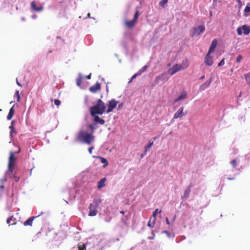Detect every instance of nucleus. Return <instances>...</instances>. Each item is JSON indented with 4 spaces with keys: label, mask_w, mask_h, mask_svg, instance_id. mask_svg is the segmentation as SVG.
Listing matches in <instances>:
<instances>
[{
    "label": "nucleus",
    "mask_w": 250,
    "mask_h": 250,
    "mask_svg": "<svg viewBox=\"0 0 250 250\" xmlns=\"http://www.w3.org/2000/svg\"><path fill=\"white\" fill-rule=\"evenodd\" d=\"M16 160V159L14 156V152L11 151L9 157L8 171L6 173V175H8L10 172H13Z\"/></svg>",
    "instance_id": "3"
},
{
    "label": "nucleus",
    "mask_w": 250,
    "mask_h": 250,
    "mask_svg": "<svg viewBox=\"0 0 250 250\" xmlns=\"http://www.w3.org/2000/svg\"><path fill=\"white\" fill-rule=\"evenodd\" d=\"M15 113L14 105L10 109L9 113L7 115V119L8 120H10L13 117Z\"/></svg>",
    "instance_id": "18"
},
{
    "label": "nucleus",
    "mask_w": 250,
    "mask_h": 250,
    "mask_svg": "<svg viewBox=\"0 0 250 250\" xmlns=\"http://www.w3.org/2000/svg\"><path fill=\"white\" fill-rule=\"evenodd\" d=\"M144 154H142V155H141V158H143V157H144Z\"/></svg>",
    "instance_id": "58"
},
{
    "label": "nucleus",
    "mask_w": 250,
    "mask_h": 250,
    "mask_svg": "<svg viewBox=\"0 0 250 250\" xmlns=\"http://www.w3.org/2000/svg\"><path fill=\"white\" fill-rule=\"evenodd\" d=\"M21 20H22V21H25V19H24V18H21Z\"/></svg>",
    "instance_id": "56"
},
{
    "label": "nucleus",
    "mask_w": 250,
    "mask_h": 250,
    "mask_svg": "<svg viewBox=\"0 0 250 250\" xmlns=\"http://www.w3.org/2000/svg\"><path fill=\"white\" fill-rule=\"evenodd\" d=\"M57 39H59V38H60V37H57Z\"/></svg>",
    "instance_id": "62"
},
{
    "label": "nucleus",
    "mask_w": 250,
    "mask_h": 250,
    "mask_svg": "<svg viewBox=\"0 0 250 250\" xmlns=\"http://www.w3.org/2000/svg\"><path fill=\"white\" fill-rule=\"evenodd\" d=\"M78 250H84L86 249L85 245L84 244L79 243L78 244Z\"/></svg>",
    "instance_id": "30"
},
{
    "label": "nucleus",
    "mask_w": 250,
    "mask_h": 250,
    "mask_svg": "<svg viewBox=\"0 0 250 250\" xmlns=\"http://www.w3.org/2000/svg\"><path fill=\"white\" fill-rule=\"evenodd\" d=\"M166 223L167 225H169L170 224V223H169V220L168 219V218H166Z\"/></svg>",
    "instance_id": "46"
},
{
    "label": "nucleus",
    "mask_w": 250,
    "mask_h": 250,
    "mask_svg": "<svg viewBox=\"0 0 250 250\" xmlns=\"http://www.w3.org/2000/svg\"><path fill=\"white\" fill-rule=\"evenodd\" d=\"M16 83H17V84L20 86V87H21L22 86V85L21 84V83H20L18 81V79H16Z\"/></svg>",
    "instance_id": "45"
},
{
    "label": "nucleus",
    "mask_w": 250,
    "mask_h": 250,
    "mask_svg": "<svg viewBox=\"0 0 250 250\" xmlns=\"http://www.w3.org/2000/svg\"><path fill=\"white\" fill-rule=\"evenodd\" d=\"M147 67L148 66L147 65H145L140 70H139L137 73L134 74L131 78H136L137 77L140 76L146 70Z\"/></svg>",
    "instance_id": "15"
},
{
    "label": "nucleus",
    "mask_w": 250,
    "mask_h": 250,
    "mask_svg": "<svg viewBox=\"0 0 250 250\" xmlns=\"http://www.w3.org/2000/svg\"><path fill=\"white\" fill-rule=\"evenodd\" d=\"M106 108L104 103L100 99L97 101L96 105L90 107V111L91 116H94L96 114L102 115Z\"/></svg>",
    "instance_id": "2"
},
{
    "label": "nucleus",
    "mask_w": 250,
    "mask_h": 250,
    "mask_svg": "<svg viewBox=\"0 0 250 250\" xmlns=\"http://www.w3.org/2000/svg\"><path fill=\"white\" fill-rule=\"evenodd\" d=\"M54 104L56 105L57 106H59L61 104V102L60 100H58V99H56L54 101Z\"/></svg>",
    "instance_id": "40"
},
{
    "label": "nucleus",
    "mask_w": 250,
    "mask_h": 250,
    "mask_svg": "<svg viewBox=\"0 0 250 250\" xmlns=\"http://www.w3.org/2000/svg\"><path fill=\"white\" fill-rule=\"evenodd\" d=\"M94 121L96 123H99L101 125H104L105 123L104 120L102 119L99 116L95 115L94 117Z\"/></svg>",
    "instance_id": "24"
},
{
    "label": "nucleus",
    "mask_w": 250,
    "mask_h": 250,
    "mask_svg": "<svg viewBox=\"0 0 250 250\" xmlns=\"http://www.w3.org/2000/svg\"><path fill=\"white\" fill-rule=\"evenodd\" d=\"M237 32L239 35H241L242 34V29L241 27H239L237 29Z\"/></svg>",
    "instance_id": "37"
},
{
    "label": "nucleus",
    "mask_w": 250,
    "mask_h": 250,
    "mask_svg": "<svg viewBox=\"0 0 250 250\" xmlns=\"http://www.w3.org/2000/svg\"><path fill=\"white\" fill-rule=\"evenodd\" d=\"M91 73L90 74L87 75V76H84V78H83L82 77V75L81 74H79L78 78H87V79H88V78H91Z\"/></svg>",
    "instance_id": "36"
},
{
    "label": "nucleus",
    "mask_w": 250,
    "mask_h": 250,
    "mask_svg": "<svg viewBox=\"0 0 250 250\" xmlns=\"http://www.w3.org/2000/svg\"><path fill=\"white\" fill-rule=\"evenodd\" d=\"M101 89V84L99 83H96L94 85H92L89 88V90L92 93H95Z\"/></svg>",
    "instance_id": "12"
},
{
    "label": "nucleus",
    "mask_w": 250,
    "mask_h": 250,
    "mask_svg": "<svg viewBox=\"0 0 250 250\" xmlns=\"http://www.w3.org/2000/svg\"><path fill=\"white\" fill-rule=\"evenodd\" d=\"M15 96L17 98V100L18 102H20V95L19 93V91H16L15 94Z\"/></svg>",
    "instance_id": "31"
},
{
    "label": "nucleus",
    "mask_w": 250,
    "mask_h": 250,
    "mask_svg": "<svg viewBox=\"0 0 250 250\" xmlns=\"http://www.w3.org/2000/svg\"><path fill=\"white\" fill-rule=\"evenodd\" d=\"M225 64V59H223L218 64V66H221Z\"/></svg>",
    "instance_id": "38"
},
{
    "label": "nucleus",
    "mask_w": 250,
    "mask_h": 250,
    "mask_svg": "<svg viewBox=\"0 0 250 250\" xmlns=\"http://www.w3.org/2000/svg\"><path fill=\"white\" fill-rule=\"evenodd\" d=\"M205 63L208 66H211L213 64V58L208 53L206 56Z\"/></svg>",
    "instance_id": "11"
},
{
    "label": "nucleus",
    "mask_w": 250,
    "mask_h": 250,
    "mask_svg": "<svg viewBox=\"0 0 250 250\" xmlns=\"http://www.w3.org/2000/svg\"><path fill=\"white\" fill-rule=\"evenodd\" d=\"M211 83V81L209 80L202 84L200 86V89L201 90H204L207 87H208Z\"/></svg>",
    "instance_id": "22"
},
{
    "label": "nucleus",
    "mask_w": 250,
    "mask_h": 250,
    "mask_svg": "<svg viewBox=\"0 0 250 250\" xmlns=\"http://www.w3.org/2000/svg\"><path fill=\"white\" fill-rule=\"evenodd\" d=\"M188 98V94L186 91H183L180 95L176 99L174 100V103H176L179 101L184 100Z\"/></svg>",
    "instance_id": "10"
},
{
    "label": "nucleus",
    "mask_w": 250,
    "mask_h": 250,
    "mask_svg": "<svg viewBox=\"0 0 250 250\" xmlns=\"http://www.w3.org/2000/svg\"><path fill=\"white\" fill-rule=\"evenodd\" d=\"M89 128H90V129H91L92 130L93 129V125H89Z\"/></svg>",
    "instance_id": "48"
},
{
    "label": "nucleus",
    "mask_w": 250,
    "mask_h": 250,
    "mask_svg": "<svg viewBox=\"0 0 250 250\" xmlns=\"http://www.w3.org/2000/svg\"><path fill=\"white\" fill-rule=\"evenodd\" d=\"M205 30V27L204 25H201L195 27L193 28V31L191 33V36H199L201 33H203Z\"/></svg>",
    "instance_id": "5"
},
{
    "label": "nucleus",
    "mask_w": 250,
    "mask_h": 250,
    "mask_svg": "<svg viewBox=\"0 0 250 250\" xmlns=\"http://www.w3.org/2000/svg\"><path fill=\"white\" fill-rule=\"evenodd\" d=\"M89 211L88 213L89 216H91V217L95 216L97 215V214L98 213V210L97 209V208L94 207V206H93V205H91L89 204Z\"/></svg>",
    "instance_id": "9"
},
{
    "label": "nucleus",
    "mask_w": 250,
    "mask_h": 250,
    "mask_svg": "<svg viewBox=\"0 0 250 250\" xmlns=\"http://www.w3.org/2000/svg\"><path fill=\"white\" fill-rule=\"evenodd\" d=\"M190 192V188H188V189H186L184 193L183 197L185 198H187L188 197L189 193Z\"/></svg>",
    "instance_id": "28"
},
{
    "label": "nucleus",
    "mask_w": 250,
    "mask_h": 250,
    "mask_svg": "<svg viewBox=\"0 0 250 250\" xmlns=\"http://www.w3.org/2000/svg\"><path fill=\"white\" fill-rule=\"evenodd\" d=\"M187 67V66H186V65L183 66L182 64H176L174 65L171 68L169 69V70H168V73L170 75H172L179 70H183L185 68H186Z\"/></svg>",
    "instance_id": "4"
},
{
    "label": "nucleus",
    "mask_w": 250,
    "mask_h": 250,
    "mask_svg": "<svg viewBox=\"0 0 250 250\" xmlns=\"http://www.w3.org/2000/svg\"><path fill=\"white\" fill-rule=\"evenodd\" d=\"M242 30L244 31L245 35H248L250 32V28L247 25H244L242 27Z\"/></svg>",
    "instance_id": "20"
},
{
    "label": "nucleus",
    "mask_w": 250,
    "mask_h": 250,
    "mask_svg": "<svg viewBox=\"0 0 250 250\" xmlns=\"http://www.w3.org/2000/svg\"><path fill=\"white\" fill-rule=\"evenodd\" d=\"M95 137L91 134L83 130L80 131L77 136V140L87 145H90L94 141Z\"/></svg>",
    "instance_id": "1"
},
{
    "label": "nucleus",
    "mask_w": 250,
    "mask_h": 250,
    "mask_svg": "<svg viewBox=\"0 0 250 250\" xmlns=\"http://www.w3.org/2000/svg\"><path fill=\"white\" fill-rule=\"evenodd\" d=\"M6 222H7V223L9 225L11 223H12L11 225H16L17 223L16 219L15 218H14L13 216H12L10 217L9 218H8L7 219Z\"/></svg>",
    "instance_id": "19"
},
{
    "label": "nucleus",
    "mask_w": 250,
    "mask_h": 250,
    "mask_svg": "<svg viewBox=\"0 0 250 250\" xmlns=\"http://www.w3.org/2000/svg\"><path fill=\"white\" fill-rule=\"evenodd\" d=\"M238 1H240V0H238Z\"/></svg>",
    "instance_id": "63"
},
{
    "label": "nucleus",
    "mask_w": 250,
    "mask_h": 250,
    "mask_svg": "<svg viewBox=\"0 0 250 250\" xmlns=\"http://www.w3.org/2000/svg\"><path fill=\"white\" fill-rule=\"evenodd\" d=\"M106 178H102L97 183V187L99 189H101V188L104 187L105 185V182L106 181Z\"/></svg>",
    "instance_id": "17"
},
{
    "label": "nucleus",
    "mask_w": 250,
    "mask_h": 250,
    "mask_svg": "<svg viewBox=\"0 0 250 250\" xmlns=\"http://www.w3.org/2000/svg\"><path fill=\"white\" fill-rule=\"evenodd\" d=\"M20 152V148H19V150H18V151L17 152V153H19Z\"/></svg>",
    "instance_id": "60"
},
{
    "label": "nucleus",
    "mask_w": 250,
    "mask_h": 250,
    "mask_svg": "<svg viewBox=\"0 0 250 250\" xmlns=\"http://www.w3.org/2000/svg\"><path fill=\"white\" fill-rule=\"evenodd\" d=\"M156 220H154L152 217H150L147 226L149 227L153 228L155 225Z\"/></svg>",
    "instance_id": "26"
},
{
    "label": "nucleus",
    "mask_w": 250,
    "mask_h": 250,
    "mask_svg": "<svg viewBox=\"0 0 250 250\" xmlns=\"http://www.w3.org/2000/svg\"><path fill=\"white\" fill-rule=\"evenodd\" d=\"M40 215H38L37 216H32V217H30L26 221L24 222L23 225L24 226H32L33 221L34 220V219L35 218H37Z\"/></svg>",
    "instance_id": "14"
},
{
    "label": "nucleus",
    "mask_w": 250,
    "mask_h": 250,
    "mask_svg": "<svg viewBox=\"0 0 250 250\" xmlns=\"http://www.w3.org/2000/svg\"><path fill=\"white\" fill-rule=\"evenodd\" d=\"M32 18H33V19H36V18H37V15H33V16H32Z\"/></svg>",
    "instance_id": "50"
},
{
    "label": "nucleus",
    "mask_w": 250,
    "mask_h": 250,
    "mask_svg": "<svg viewBox=\"0 0 250 250\" xmlns=\"http://www.w3.org/2000/svg\"><path fill=\"white\" fill-rule=\"evenodd\" d=\"M135 22V21H134V20H132L131 21H126L125 24L128 28H130L134 26Z\"/></svg>",
    "instance_id": "21"
},
{
    "label": "nucleus",
    "mask_w": 250,
    "mask_h": 250,
    "mask_svg": "<svg viewBox=\"0 0 250 250\" xmlns=\"http://www.w3.org/2000/svg\"><path fill=\"white\" fill-rule=\"evenodd\" d=\"M243 59V56L241 55H239L236 59L237 62H240Z\"/></svg>",
    "instance_id": "39"
},
{
    "label": "nucleus",
    "mask_w": 250,
    "mask_h": 250,
    "mask_svg": "<svg viewBox=\"0 0 250 250\" xmlns=\"http://www.w3.org/2000/svg\"><path fill=\"white\" fill-rule=\"evenodd\" d=\"M153 144V142H149V143L145 146V151L144 155H145L146 154V152L149 150V148L152 146Z\"/></svg>",
    "instance_id": "27"
},
{
    "label": "nucleus",
    "mask_w": 250,
    "mask_h": 250,
    "mask_svg": "<svg viewBox=\"0 0 250 250\" xmlns=\"http://www.w3.org/2000/svg\"><path fill=\"white\" fill-rule=\"evenodd\" d=\"M132 79H131L130 81H129L128 83H130L132 82Z\"/></svg>",
    "instance_id": "61"
},
{
    "label": "nucleus",
    "mask_w": 250,
    "mask_h": 250,
    "mask_svg": "<svg viewBox=\"0 0 250 250\" xmlns=\"http://www.w3.org/2000/svg\"><path fill=\"white\" fill-rule=\"evenodd\" d=\"M7 175H5V176L2 179H0V190L2 191L4 188V186L3 185V183L6 181V176Z\"/></svg>",
    "instance_id": "25"
},
{
    "label": "nucleus",
    "mask_w": 250,
    "mask_h": 250,
    "mask_svg": "<svg viewBox=\"0 0 250 250\" xmlns=\"http://www.w3.org/2000/svg\"><path fill=\"white\" fill-rule=\"evenodd\" d=\"M234 178H228V179L229 180H233Z\"/></svg>",
    "instance_id": "51"
},
{
    "label": "nucleus",
    "mask_w": 250,
    "mask_h": 250,
    "mask_svg": "<svg viewBox=\"0 0 250 250\" xmlns=\"http://www.w3.org/2000/svg\"><path fill=\"white\" fill-rule=\"evenodd\" d=\"M17 132L16 131L15 129H11L10 132V136L11 137H13V134H17Z\"/></svg>",
    "instance_id": "32"
},
{
    "label": "nucleus",
    "mask_w": 250,
    "mask_h": 250,
    "mask_svg": "<svg viewBox=\"0 0 250 250\" xmlns=\"http://www.w3.org/2000/svg\"><path fill=\"white\" fill-rule=\"evenodd\" d=\"M216 45H217V41H216V40H214L212 42L210 46L209 50L208 51V54H210V53L214 52L215 48L216 46Z\"/></svg>",
    "instance_id": "16"
},
{
    "label": "nucleus",
    "mask_w": 250,
    "mask_h": 250,
    "mask_svg": "<svg viewBox=\"0 0 250 250\" xmlns=\"http://www.w3.org/2000/svg\"><path fill=\"white\" fill-rule=\"evenodd\" d=\"M175 218H176V215L173 218V221L175 220Z\"/></svg>",
    "instance_id": "59"
},
{
    "label": "nucleus",
    "mask_w": 250,
    "mask_h": 250,
    "mask_svg": "<svg viewBox=\"0 0 250 250\" xmlns=\"http://www.w3.org/2000/svg\"><path fill=\"white\" fill-rule=\"evenodd\" d=\"M96 158L99 159L101 161V162L104 164V167H106L108 165V162L105 158H103L101 156H97Z\"/></svg>",
    "instance_id": "23"
},
{
    "label": "nucleus",
    "mask_w": 250,
    "mask_h": 250,
    "mask_svg": "<svg viewBox=\"0 0 250 250\" xmlns=\"http://www.w3.org/2000/svg\"><path fill=\"white\" fill-rule=\"evenodd\" d=\"M102 200L100 198H95L93 200L92 203H90V205H93L94 207L97 208L100 206V205L102 203Z\"/></svg>",
    "instance_id": "13"
},
{
    "label": "nucleus",
    "mask_w": 250,
    "mask_h": 250,
    "mask_svg": "<svg viewBox=\"0 0 250 250\" xmlns=\"http://www.w3.org/2000/svg\"><path fill=\"white\" fill-rule=\"evenodd\" d=\"M118 102L116 101L114 99H112L109 101L108 104V108L106 110L107 113L113 111V109L116 107Z\"/></svg>",
    "instance_id": "7"
},
{
    "label": "nucleus",
    "mask_w": 250,
    "mask_h": 250,
    "mask_svg": "<svg viewBox=\"0 0 250 250\" xmlns=\"http://www.w3.org/2000/svg\"><path fill=\"white\" fill-rule=\"evenodd\" d=\"M168 1V0H162L159 2V5L161 6H164Z\"/></svg>",
    "instance_id": "34"
},
{
    "label": "nucleus",
    "mask_w": 250,
    "mask_h": 250,
    "mask_svg": "<svg viewBox=\"0 0 250 250\" xmlns=\"http://www.w3.org/2000/svg\"><path fill=\"white\" fill-rule=\"evenodd\" d=\"M94 149V147L93 146H92V147H90L89 148H88V151H89V152L90 154H92V150L93 149Z\"/></svg>",
    "instance_id": "43"
},
{
    "label": "nucleus",
    "mask_w": 250,
    "mask_h": 250,
    "mask_svg": "<svg viewBox=\"0 0 250 250\" xmlns=\"http://www.w3.org/2000/svg\"><path fill=\"white\" fill-rule=\"evenodd\" d=\"M81 81H82V79H77V85L78 86H80L81 85Z\"/></svg>",
    "instance_id": "42"
},
{
    "label": "nucleus",
    "mask_w": 250,
    "mask_h": 250,
    "mask_svg": "<svg viewBox=\"0 0 250 250\" xmlns=\"http://www.w3.org/2000/svg\"><path fill=\"white\" fill-rule=\"evenodd\" d=\"M14 179L16 182L18 181L19 180V178H18L17 177H15Z\"/></svg>",
    "instance_id": "49"
},
{
    "label": "nucleus",
    "mask_w": 250,
    "mask_h": 250,
    "mask_svg": "<svg viewBox=\"0 0 250 250\" xmlns=\"http://www.w3.org/2000/svg\"><path fill=\"white\" fill-rule=\"evenodd\" d=\"M31 7L32 9L37 12L42 11L43 9L42 4H41L39 2L35 0L31 3Z\"/></svg>",
    "instance_id": "6"
},
{
    "label": "nucleus",
    "mask_w": 250,
    "mask_h": 250,
    "mask_svg": "<svg viewBox=\"0 0 250 250\" xmlns=\"http://www.w3.org/2000/svg\"><path fill=\"white\" fill-rule=\"evenodd\" d=\"M184 107L183 106L180 107L177 111L174 114L173 119L181 118L185 114L183 113Z\"/></svg>",
    "instance_id": "8"
},
{
    "label": "nucleus",
    "mask_w": 250,
    "mask_h": 250,
    "mask_svg": "<svg viewBox=\"0 0 250 250\" xmlns=\"http://www.w3.org/2000/svg\"><path fill=\"white\" fill-rule=\"evenodd\" d=\"M14 123H15V121H12L11 122V125H14Z\"/></svg>",
    "instance_id": "52"
},
{
    "label": "nucleus",
    "mask_w": 250,
    "mask_h": 250,
    "mask_svg": "<svg viewBox=\"0 0 250 250\" xmlns=\"http://www.w3.org/2000/svg\"><path fill=\"white\" fill-rule=\"evenodd\" d=\"M139 16V12L138 11H137L134 15V18L133 19V20H134V21H136V20H137L138 17Z\"/></svg>",
    "instance_id": "35"
},
{
    "label": "nucleus",
    "mask_w": 250,
    "mask_h": 250,
    "mask_svg": "<svg viewBox=\"0 0 250 250\" xmlns=\"http://www.w3.org/2000/svg\"><path fill=\"white\" fill-rule=\"evenodd\" d=\"M9 128L11 129H15L14 127V125H11L10 126H9Z\"/></svg>",
    "instance_id": "47"
},
{
    "label": "nucleus",
    "mask_w": 250,
    "mask_h": 250,
    "mask_svg": "<svg viewBox=\"0 0 250 250\" xmlns=\"http://www.w3.org/2000/svg\"><path fill=\"white\" fill-rule=\"evenodd\" d=\"M230 164L233 168H235V167H236V165H237L236 160L235 159L232 160L230 162Z\"/></svg>",
    "instance_id": "33"
},
{
    "label": "nucleus",
    "mask_w": 250,
    "mask_h": 250,
    "mask_svg": "<svg viewBox=\"0 0 250 250\" xmlns=\"http://www.w3.org/2000/svg\"><path fill=\"white\" fill-rule=\"evenodd\" d=\"M205 78V76H202V77H200V78H202V79H203V78Z\"/></svg>",
    "instance_id": "57"
},
{
    "label": "nucleus",
    "mask_w": 250,
    "mask_h": 250,
    "mask_svg": "<svg viewBox=\"0 0 250 250\" xmlns=\"http://www.w3.org/2000/svg\"><path fill=\"white\" fill-rule=\"evenodd\" d=\"M87 17H88V18H91V17H90V13H88V14H87Z\"/></svg>",
    "instance_id": "54"
},
{
    "label": "nucleus",
    "mask_w": 250,
    "mask_h": 250,
    "mask_svg": "<svg viewBox=\"0 0 250 250\" xmlns=\"http://www.w3.org/2000/svg\"><path fill=\"white\" fill-rule=\"evenodd\" d=\"M120 213L122 214H125V212L124 211H120Z\"/></svg>",
    "instance_id": "53"
},
{
    "label": "nucleus",
    "mask_w": 250,
    "mask_h": 250,
    "mask_svg": "<svg viewBox=\"0 0 250 250\" xmlns=\"http://www.w3.org/2000/svg\"><path fill=\"white\" fill-rule=\"evenodd\" d=\"M244 12H250V7L249 6H246L245 9H244Z\"/></svg>",
    "instance_id": "41"
},
{
    "label": "nucleus",
    "mask_w": 250,
    "mask_h": 250,
    "mask_svg": "<svg viewBox=\"0 0 250 250\" xmlns=\"http://www.w3.org/2000/svg\"><path fill=\"white\" fill-rule=\"evenodd\" d=\"M248 82L249 84V85L250 86V79H249V81Z\"/></svg>",
    "instance_id": "55"
},
{
    "label": "nucleus",
    "mask_w": 250,
    "mask_h": 250,
    "mask_svg": "<svg viewBox=\"0 0 250 250\" xmlns=\"http://www.w3.org/2000/svg\"><path fill=\"white\" fill-rule=\"evenodd\" d=\"M159 213H161V210H160L159 211H158V209L157 208L152 213V215L151 217H152L153 219H154V220H156V216L157 215V214Z\"/></svg>",
    "instance_id": "29"
},
{
    "label": "nucleus",
    "mask_w": 250,
    "mask_h": 250,
    "mask_svg": "<svg viewBox=\"0 0 250 250\" xmlns=\"http://www.w3.org/2000/svg\"><path fill=\"white\" fill-rule=\"evenodd\" d=\"M164 233H166V234L168 235V237H170V232H169L168 231H167V230H165V231H164Z\"/></svg>",
    "instance_id": "44"
}]
</instances>
